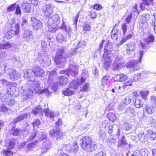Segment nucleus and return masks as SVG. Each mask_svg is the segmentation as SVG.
<instances>
[{"label":"nucleus","mask_w":156,"mask_h":156,"mask_svg":"<svg viewBox=\"0 0 156 156\" xmlns=\"http://www.w3.org/2000/svg\"><path fill=\"white\" fill-rule=\"evenodd\" d=\"M11 149H9L8 148L7 149L4 150V154L5 156H9L11 155L12 152L11 151Z\"/></svg>","instance_id":"13d9d810"},{"label":"nucleus","mask_w":156,"mask_h":156,"mask_svg":"<svg viewBox=\"0 0 156 156\" xmlns=\"http://www.w3.org/2000/svg\"><path fill=\"white\" fill-rule=\"evenodd\" d=\"M5 144L7 145L9 144L8 148L11 149H12L15 144V143L13 141L9 139H7L5 140Z\"/></svg>","instance_id":"e433bc0d"},{"label":"nucleus","mask_w":156,"mask_h":156,"mask_svg":"<svg viewBox=\"0 0 156 156\" xmlns=\"http://www.w3.org/2000/svg\"><path fill=\"white\" fill-rule=\"evenodd\" d=\"M132 97L131 94H129L124 99L123 104L127 105L129 104L131 101Z\"/></svg>","instance_id":"58836bf2"},{"label":"nucleus","mask_w":156,"mask_h":156,"mask_svg":"<svg viewBox=\"0 0 156 156\" xmlns=\"http://www.w3.org/2000/svg\"><path fill=\"white\" fill-rule=\"evenodd\" d=\"M10 68L7 66V63H1L0 64V76L4 75L5 73L7 74V72Z\"/></svg>","instance_id":"412c9836"},{"label":"nucleus","mask_w":156,"mask_h":156,"mask_svg":"<svg viewBox=\"0 0 156 156\" xmlns=\"http://www.w3.org/2000/svg\"><path fill=\"white\" fill-rule=\"evenodd\" d=\"M16 15H21V12L20 9V8L18 4L16 5Z\"/></svg>","instance_id":"4d7b16f0"},{"label":"nucleus","mask_w":156,"mask_h":156,"mask_svg":"<svg viewBox=\"0 0 156 156\" xmlns=\"http://www.w3.org/2000/svg\"><path fill=\"white\" fill-rule=\"evenodd\" d=\"M16 3L11 5L7 8V10L8 12L14 11L15 9L16 6Z\"/></svg>","instance_id":"09e8293b"},{"label":"nucleus","mask_w":156,"mask_h":156,"mask_svg":"<svg viewBox=\"0 0 156 156\" xmlns=\"http://www.w3.org/2000/svg\"><path fill=\"white\" fill-rule=\"evenodd\" d=\"M143 2L141 4L140 8L141 9L143 10L146 6H148L150 5H153V0H142Z\"/></svg>","instance_id":"393cba45"},{"label":"nucleus","mask_w":156,"mask_h":156,"mask_svg":"<svg viewBox=\"0 0 156 156\" xmlns=\"http://www.w3.org/2000/svg\"><path fill=\"white\" fill-rule=\"evenodd\" d=\"M133 101L135 107L137 108H140L143 105V102L141 99L135 98Z\"/></svg>","instance_id":"c756f323"},{"label":"nucleus","mask_w":156,"mask_h":156,"mask_svg":"<svg viewBox=\"0 0 156 156\" xmlns=\"http://www.w3.org/2000/svg\"><path fill=\"white\" fill-rule=\"evenodd\" d=\"M145 109L148 114H151L154 111V110L153 106H149L146 105L145 107Z\"/></svg>","instance_id":"ea45409f"},{"label":"nucleus","mask_w":156,"mask_h":156,"mask_svg":"<svg viewBox=\"0 0 156 156\" xmlns=\"http://www.w3.org/2000/svg\"><path fill=\"white\" fill-rule=\"evenodd\" d=\"M56 40L60 43H62L63 41H66V37L62 33H60L56 35Z\"/></svg>","instance_id":"2f4dec72"},{"label":"nucleus","mask_w":156,"mask_h":156,"mask_svg":"<svg viewBox=\"0 0 156 156\" xmlns=\"http://www.w3.org/2000/svg\"><path fill=\"white\" fill-rule=\"evenodd\" d=\"M33 71L35 77H42L44 75V71L39 66L34 67Z\"/></svg>","instance_id":"2eb2a0df"},{"label":"nucleus","mask_w":156,"mask_h":156,"mask_svg":"<svg viewBox=\"0 0 156 156\" xmlns=\"http://www.w3.org/2000/svg\"><path fill=\"white\" fill-rule=\"evenodd\" d=\"M140 75L139 74H135L133 77L131 78L132 81L133 82L137 81L140 78Z\"/></svg>","instance_id":"3c124183"},{"label":"nucleus","mask_w":156,"mask_h":156,"mask_svg":"<svg viewBox=\"0 0 156 156\" xmlns=\"http://www.w3.org/2000/svg\"><path fill=\"white\" fill-rule=\"evenodd\" d=\"M113 30H112L111 33V37L114 40H116L118 38L119 35L120 34V32L118 29Z\"/></svg>","instance_id":"7c9ffc66"},{"label":"nucleus","mask_w":156,"mask_h":156,"mask_svg":"<svg viewBox=\"0 0 156 156\" xmlns=\"http://www.w3.org/2000/svg\"><path fill=\"white\" fill-rule=\"evenodd\" d=\"M0 98L2 101L10 106H12L14 104V99L12 97L11 95L8 93V91L5 90H1L0 91Z\"/></svg>","instance_id":"423d86ee"},{"label":"nucleus","mask_w":156,"mask_h":156,"mask_svg":"<svg viewBox=\"0 0 156 156\" xmlns=\"http://www.w3.org/2000/svg\"><path fill=\"white\" fill-rule=\"evenodd\" d=\"M73 147L74 148V149L72 148L70 144H67L64 146L63 148L66 151L68 152L75 153L78 151V147L77 144H75Z\"/></svg>","instance_id":"6ab92c4d"},{"label":"nucleus","mask_w":156,"mask_h":156,"mask_svg":"<svg viewBox=\"0 0 156 156\" xmlns=\"http://www.w3.org/2000/svg\"><path fill=\"white\" fill-rule=\"evenodd\" d=\"M128 78L127 76L122 74L117 75L114 78V80L115 81L122 82Z\"/></svg>","instance_id":"5701e85b"},{"label":"nucleus","mask_w":156,"mask_h":156,"mask_svg":"<svg viewBox=\"0 0 156 156\" xmlns=\"http://www.w3.org/2000/svg\"><path fill=\"white\" fill-rule=\"evenodd\" d=\"M49 79L48 80V82L50 84L51 83L50 80L51 81V79H53L56 76V72L55 71H53L49 72Z\"/></svg>","instance_id":"79ce46f5"},{"label":"nucleus","mask_w":156,"mask_h":156,"mask_svg":"<svg viewBox=\"0 0 156 156\" xmlns=\"http://www.w3.org/2000/svg\"><path fill=\"white\" fill-rule=\"evenodd\" d=\"M23 38L27 42L30 41L34 38L32 32L29 30L24 29L23 35Z\"/></svg>","instance_id":"f3484780"},{"label":"nucleus","mask_w":156,"mask_h":156,"mask_svg":"<svg viewBox=\"0 0 156 156\" xmlns=\"http://www.w3.org/2000/svg\"><path fill=\"white\" fill-rule=\"evenodd\" d=\"M11 47V45L8 42L5 44H0V49L1 50H7Z\"/></svg>","instance_id":"37998d69"},{"label":"nucleus","mask_w":156,"mask_h":156,"mask_svg":"<svg viewBox=\"0 0 156 156\" xmlns=\"http://www.w3.org/2000/svg\"><path fill=\"white\" fill-rule=\"evenodd\" d=\"M69 65V68L67 71H61V73L66 74L68 76L71 75L73 77H76L78 75V66L72 61L70 62Z\"/></svg>","instance_id":"0eeeda50"},{"label":"nucleus","mask_w":156,"mask_h":156,"mask_svg":"<svg viewBox=\"0 0 156 156\" xmlns=\"http://www.w3.org/2000/svg\"><path fill=\"white\" fill-rule=\"evenodd\" d=\"M89 86V84L87 83H85L84 85L80 87V90L82 92L87 91L88 88Z\"/></svg>","instance_id":"de8ad7c7"},{"label":"nucleus","mask_w":156,"mask_h":156,"mask_svg":"<svg viewBox=\"0 0 156 156\" xmlns=\"http://www.w3.org/2000/svg\"><path fill=\"white\" fill-rule=\"evenodd\" d=\"M149 93L148 91H143L140 92V94L142 98L144 99H146L147 97V94Z\"/></svg>","instance_id":"bf43d9fd"},{"label":"nucleus","mask_w":156,"mask_h":156,"mask_svg":"<svg viewBox=\"0 0 156 156\" xmlns=\"http://www.w3.org/2000/svg\"><path fill=\"white\" fill-rule=\"evenodd\" d=\"M31 4L27 2H23L21 5L22 9L25 13H29L30 12Z\"/></svg>","instance_id":"aec40b11"},{"label":"nucleus","mask_w":156,"mask_h":156,"mask_svg":"<svg viewBox=\"0 0 156 156\" xmlns=\"http://www.w3.org/2000/svg\"><path fill=\"white\" fill-rule=\"evenodd\" d=\"M9 109L5 106L3 105L1 108V111L3 112L8 113Z\"/></svg>","instance_id":"052dcab7"},{"label":"nucleus","mask_w":156,"mask_h":156,"mask_svg":"<svg viewBox=\"0 0 156 156\" xmlns=\"http://www.w3.org/2000/svg\"><path fill=\"white\" fill-rule=\"evenodd\" d=\"M137 5L136 4L135 5L132 6V9L131 10L132 12H133L134 13H136L137 15H138L139 13L137 10Z\"/></svg>","instance_id":"69168bd1"},{"label":"nucleus","mask_w":156,"mask_h":156,"mask_svg":"<svg viewBox=\"0 0 156 156\" xmlns=\"http://www.w3.org/2000/svg\"><path fill=\"white\" fill-rule=\"evenodd\" d=\"M151 102L152 106L156 108V96H152L151 97Z\"/></svg>","instance_id":"864d4df0"},{"label":"nucleus","mask_w":156,"mask_h":156,"mask_svg":"<svg viewBox=\"0 0 156 156\" xmlns=\"http://www.w3.org/2000/svg\"><path fill=\"white\" fill-rule=\"evenodd\" d=\"M135 43L134 42L130 41L127 44L126 48V52L128 55L131 54L136 49Z\"/></svg>","instance_id":"a211bd4d"},{"label":"nucleus","mask_w":156,"mask_h":156,"mask_svg":"<svg viewBox=\"0 0 156 156\" xmlns=\"http://www.w3.org/2000/svg\"><path fill=\"white\" fill-rule=\"evenodd\" d=\"M105 51L103 55V57L104 58L105 57H106L104 58V61L105 62H109V64H111L112 62V59L110 56L108 55V50L105 49Z\"/></svg>","instance_id":"c85d7f7f"},{"label":"nucleus","mask_w":156,"mask_h":156,"mask_svg":"<svg viewBox=\"0 0 156 156\" xmlns=\"http://www.w3.org/2000/svg\"><path fill=\"white\" fill-rule=\"evenodd\" d=\"M109 78V77L108 76L106 75L104 76L102 79V84L103 85H105L106 84Z\"/></svg>","instance_id":"8fccbe9b"},{"label":"nucleus","mask_w":156,"mask_h":156,"mask_svg":"<svg viewBox=\"0 0 156 156\" xmlns=\"http://www.w3.org/2000/svg\"><path fill=\"white\" fill-rule=\"evenodd\" d=\"M80 144L82 149L87 152L94 151L97 147L95 143L88 136L84 137L81 139L80 141Z\"/></svg>","instance_id":"f03ea898"},{"label":"nucleus","mask_w":156,"mask_h":156,"mask_svg":"<svg viewBox=\"0 0 156 156\" xmlns=\"http://www.w3.org/2000/svg\"><path fill=\"white\" fill-rule=\"evenodd\" d=\"M28 115H30V113L26 114L23 113L19 115L14 120L13 123H15L24 119L27 117Z\"/></svg>","instance_id":"bb28decb"},{"label":"nucleus","mask_w":156,"mask_h":156,"mask_svg":"<svg viewBox=\"0 0 156 156\" xmlns=\"http://www.w3.org/2000/svg\"><path fill=\"white\" fill-rule=\"evenodd\" d=\"M7 74L9 78L12 80H16L19 79L21 74L16 69L10 68L7 72Z\"/></svg>","instance_id":"9d476101"},{"label":"nucleus","mask_w":156,"mask_h":156,"mask_svg":"<svg viewBox=\"0 0 156 156\" xmlns=\"http://www.w3.org/2000/svg\"><path fill=\"white\" fill-rule=\"evenodd\" d=\"M43 111V109L40 106L34 108L32 110L33 113L35 115H36L38 113L42 112Z\"/></svg>","instance_id":"4c0bfd02"},{"label":"nucleus","mask_w":156,"mask_h":156,"mask_svg":"<svg viewBox=\"0 0 156 156\" xmlns=\"http://www.w3.org/2000/svg\"><path fill=\"white\" fill-rule=\"evenodd\" d=\"M19 31V25L13 23L11 24V29L7 32L6 37L8 39H10L15 35L18 34Z\"/></svg>","instance_id":"6e6552de"},{"label":"nucleus","mask_w":156,"mask_h":156,"mask_svg":"<svg viewBox=\"0 0 156 156\" xmlns=\"http://www.w3.org/2000/svg\"><path fill=\"white\" fill-rule=\"evenodd\" d=\"M135 112L134 109L133 107L131 106H130L126 109V112L128 114H133Z\"/></svg>","instance_id":"49530a36"},{"label":"nucleus","mask_w":156,"mask_h":156,"mask_svg":"<svg viewBox=\"0 0 156 156\" xmlns=\"http://www.w3.org/2000/svg\"><path fill=\"white\" fill-rule=\"evenodd\" d=\"M53 7L51 3L44 5L41 9L44 15L47 17H50L53 14Z\"/></svg>","instance_id":"f8f14e48"},{"label":"nucleus","mask_w":156,"mask_h":156,"mask_svg":"<svg viewBox=\"0 0 156 156\" xmlns=\"http://www.w3.org/2000/svg\"><path fill=\"white\" fill-rule=\"evenodd\" d=\"M37 140H35L34 142H32L30 144H29L27 145V148L28 150L31 149L32 148H34L37 145Z\"/></svg>","instance_id":"c03bdc74"},{"label":"nucleus","mask_w":156,"mask_h":156,"mask_svg":"<svg viewBox=\"0 0 156 156\" xmlns=\"http://www.w3.org/2000/svg\"><path fill=\"white\" fill-rule=\"evenodd\" d=\"M23 77L26 80H28L27 83V89L23 90V98L26 100L31 93L35 90L37 91L41 89L40 87V82L35 80L33 69H27L23 70Z\"/></svg>","instance_id":"f257e3e1"},{"label":"nucleus","mask_w":156,"mask_h":156,"mask_svg":"<svg viewBox=\"0 0 156 156\" xmlns=\"http://www.w3.org/2000/svg\"><path fill=\"white\" fill-rule=\"evenodd\" d=\"M63 133L58 129H54L49 132L50 137L56 138L57 139L60 138L63 135Z\"/></svg>","instance_id":"dca6fc26"},{"label":"nucleus","mask_w":156,"mask_h":156,"mask_svg":"<svg viewBox=\"0 0 156 156\" xmlns=\"http://www.w3.org/2000/svg\"><path fill=\"white\" fill-rule=\"evenodd\" d=\"M31 23L33 29L38 30L41 29L43 27L42 23L35 17H32L31 18Z\"/></svg>","instance_id":"ddd939ff"},{"label":"nucleus","mask_w":156,"mask_h":156,"mask_svg":"<svg viewBox=\"0 0 156 156\" xmlns=\"http://www.w3.org/2000/svg\"><path fill=\"white\" fill-rule=\"evenodd\" d=\"M108 119L112 122L114 121L117 119L116 115L112 113H109L108 115Z\"/></svg>","instance_id":"a19ab883"},{"label":"nucleus","mask_w":156,"mask_h":156,"mask_svg":"<svg viewBox=\"0 0 156 156\" xmlns=\"http://www.w3.org/2000/svg\"><path fill=\"white\" fill-rule=\"evenodd\" d=\"M43 149L42 150L41 153H44L46 152V150L50 149L51 147V142L49 140H46L43 143Z\"/></svg>","instance_id":"b1692460"},{"label":"nucleus","mask_w":156,"mask_h":156,"mask_svg":"<svg viewBox=\"0 0 156 156\" xmlns=\"http://www.w3.org/2000/svg\"><path fill=\"white\" fill-rule=\"evenodd\" d=\"M147 137L154 140H156V133L151 130H147Z\"/></svg>","instance_id":"cd10ccee"},{"label":"nucleus","mask_w":156,"mask_h":156,"mask_svg":"<svg viewBox=\"0 0 156 156\" xmlns=\"http://www.w3.org/2000/svg\"><path fill=\"white\" fill-rule=\"evenodd\" d=\"M127 26L125 23L123 24L122 25V30L123 34L125 35L127 31Z\"/></svg>","instance_id":"5fc2aeb1"},{"label":"nucleus","mask_w":156,"mask_h":156,"mask_svg":"<svg viewBox=\"0 0 156 156\" xmlns=\"http://www.w3.org/2000/svg\"><path fill=\"white\" fill-rule=\"evenodd\" d=\"M61 28L62 29L64 30L66 32H68L70 30V28L69 27H67L63 22L61 26Z\"/></svg>","instance_id":"e2e57ef3"},{"label":"nucleus","mask_w":156,"mask_h":156,"mask_svg":"<svg viewBox=\"0 0 156 156\" xmlns=\"http://www.w3.org/2000/svg\"><path fill=\"white\" fill-rule=\"evenodd\" d=\"M86 43L83 41H80L77 44V46L75 48V52L76 51V50L79 48H82L85 45Z\"/></svg>","instance_id":"a18cd8bd"},{"label":"nucleus","mask_w":156,"mask_h":156,"mask_svg":"<svg viewBox=\"0 0 156 156\" xmlns=\"http://www.w3.org/2000/svg\"><path fill=\"white\" fill-rule=\"evenodd\" d=\"M83 28L84 31H89L90 30V26L88 23H85L83 25Z\"/></svg>","instance_id":"6e6d98bb"},{"label":"nucleus","mask_w":156,"mask_h":156,"mask_svg":"<svg viewBox=\"0 0 156 156\" xmlns=\"http://www.w3.org/2000/svg\"><path fill=\"white\" fill-rule=\"evenodd\" d=\"M44 111L45 113V115L47 117L53 118L55 116L58 115L59 113L55 112L52 111H49L48 108L46 107L45 108Z\"/></svg>","instance_id":"4be33fe9"},{"label":"nucleus","mask_w":156,"mask_h":156,"mask_svg":"<svg viewBox=\"0 0 156 156\" xmlns=\"http://www.w3.org/2000/svg\"><path fill=\"white\" fill-rule=\"evenodd\" d=\"M133 37L131 34H128L126 36H124L122 38V39L119 43H118V45H120L122 44L125 42L132 38Z\"/></svg>","instance_id":"473e14b6"},{"label":"nucleus","mask_w":156,"mask_h":156,"mask_svg":"<svg viewBox=\"0 0 156 156\" xmlns=\"http://www.w3.org/2000/svg\"><path fill=\"white\" fill-rule=\"evenodd\" d=\"M131 127V125L127 123H124L123 126V128L124 129L126 130H129Z\"/></svg>","instance_id":"680f3d73"},{"label":"nucleus","mask_w":156,"mask_h":156,"mask_svg":"<svg viewBox=\"0 0 156 156\" xmlns=\"http://www.w3.org/2000/svg\"><path fill=\"white\" fill-rule=\"evenodd\" d=\"M73 54V53H71L65 55L63 49H58L56 53L55 62L56 65H60L59 66V67L62 68L65 64L66 58H69Z\"/></svg>","instance_id":"20e7f679"},{"label":"nucleus","mask_w":156,"mask_h":156,"mask_svg":"<svg viewBox=\"0 0 156 156\" xmlns=\"http://www.w3.org/2000/svg\"><path fill=\"white\" fill-rule=\"evenodd\" d=\"M59 23V16L58 14L54 15L49 18L47 22L49 31L52 33L55 32L57 30V27Z\"/></svg>","instance_id":"39448f33"},{"label":"nucleus","mask_w":156,"mask_h":156,"mask_svg":"<svg viewBox=\"0 0 156 156\" xmlns=\"http://www.w3.org/2000/svg\"><path fill=\"white\" fill-rule=\"evenodd\" d=\"M154 40V37L152 35L148 34L147 37H145L144 39V42L148 44L149 43L153 42Z\"/></svg>","instance_id":"f704fd0d"},{"label":"nucleus","mask_w":156,"mask_h":156,"mask_svg":"<svg viewBox=\"0 0 156 156\" xmlns=\"http://www.w3.org/2000/svg\"><path fill=\"white\" fill-rule=\"evenodd\" d=\"M138 136L140 141L142 142H144L147 140V135L144 134L143 132H140L138 134Z\"/></svg>","instance_id":"72a5a7b5"},{"label":"nucleus","mask_w":156,"mask_h":156,"mask_svg":"<svg viewBox=\"0 0 156 156\" xmlns=\"http://www.w3.org/2000/svg\"><path fill=\"white\" fill-rule=\"evenodd\" d=\"M38 59L41 66H48L51 64V60L47 55L44 54L39 55Z\"/></svg>","instance_id":"9b49d317"},{"label":"nucleus","mask_w":156,"mask_h":156,"mask_svg":"<svg viewBox=\"0 0 156 156\" xmlns=\"http://www.w3.org/2000/svg\"><path fill=\"white\" fill-rule=\"evenodd\" d=\"M86 78L82 77L80 80L79 79L74 80L73 81L70 83L69 87L63 92L65 96H70L74 94V92L75 89L81 85L85 81Z\"/></svg>","instance_id":"7ed1b4c3"},{"label":"nucleus","mask_w":156,"mask_h":156,"mask_svg":"<svg viewBox=\"0 0 156 156\" xmlns=\"http://www.w3.org/2000/svg\"><path fill=\"white\" fill-rule=\"evenodd\" d=\"M22 131V129L20 128H15L12 127L10 132V133L14 136L19 135Z\"/></svg>","instance_id":"c9c22d12"},{"label":"nucleus","mask_w":156,"mask_h":156,"mask_svg":"<svg viewBox=\"0 0 156 156\" xmlns=\"http://www.w3.org/2000/svg\"><path fill=\"white\" fill-rule=\"evenodd\" d=\"M41 124V122L40 120L38 119H35L34 122L33 123V125L34 127H38Z\"/></svg>","instance_id":"603ef678"},{"label":"nucleus","mask_w":156,"mask_h":156,"mask_svg":"<svg viewBox=\"0 0 156 156\" xmlns=\"http://www.w3.org/2000/svg\"><path fill=\"white\" fill-rule=\"evenodd\" d=\"M79 17V15L78 14H76V16L74 17L73 19V24L76 25V27L77 23L78 21V19Z\"/></svg>","instance_id":"0e129e2a"},{"label":"nucleus","mask_w":156,"mask_h":156,"mask_svg":"<svg viewBox=\"0 0 156 156\" xmlns=\"http://www.w3.org/2000/svg\"><path fill=\"white\" fill-rule=\"evenodd\" d=\"M90 15L92 19H94L96 17L97 13L95 12L91 11L90 12Z\"/></svg>","instance_id":"774afa93"},{"label":"nucleus","mask_w":156,"mask_h":156,"mask_svg":"<svg viewBox=\"0 0 156 156\" xmlns=\"http://www.w3.org/2000/svg\"><path fill=\"white\" fill-rule=\"evenodd\" d=\"M143 53L144 51H141L140 53V58L139 61L134 60L131 61L127 65V68L129 69L131 72L133 73L134 71L138 70L137 66L138 62H140L141 60L143 55Z\"/></svg>","instance_id":"1a4fd4ad"},{"label":"nucleus","mask_w":156,"mask_h":156,"mask_svg":"<svg viewBox=\"0 0 156 156\" xmlns=\"http://www.w3.org/2000/svg\"><path fill=\"white\" fill-rule=\"evenodd\" d=\"M0 83L3 85L10 84L11 83L5 79L0 80Z\"/></svg>","instance_id":"338daca9"},{"label":"nucleus","mask_w":156,"mask_h":156,"mask_svg":"<svg viewBox=\"0 0 156 156\" xmlns=\"http://www.w3.org/2000/svg\"><path fill=\"white\" fill-rule=\"evenodd\" d=\"M122 58L119 56L117 55L115 58V61L113 65V69L115 70H119V69L125 67L124 64L120 62Z\"/></svg>","instance_id":"4468645a"},{"label":"nucleus","mask_w":156,"mask_h":156,"mask_svg":"<svg viewBox=\"0 0 156 156\" xmlns=\"http://www.w3.org/2000/svg\"><path fill=\"white\" fill-rule=\"evenodd\" d=\"M58 83L60 84L65 85L67 83L68 80L66 76L62 75L58 77Z\"/></svg>","instance_id":"a878e982"}]
</instances>
